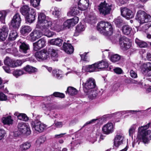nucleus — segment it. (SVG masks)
Returning a JSON list of instances; mask_svg holds the SVG:
<instances>
[{
  "label": "nucleus",
  "mask_w": 151,
  "mask_h": 151,
  "mask_svg": "<svg viewBox=\"0 0 151 151\" xmlns=\"http://www.w3.org/2000/svg\"><path fill=\"white\" fill-rule=\"evenodd\" d=\"M53 75L58 79H60L63 76L62 72L60 70H54L52 71Z\"/></svg>",
  "instance_id": "35"
},
{
  "label": "nucleus",
  "mask_w": 151,
  "mask_h": 151,
  "mask_svg": "<svg viewBox=\"0 0 151 151\" xmlns=\"http://www.w3.org/2000/svg\"><path fill=\"white\" fill-rule=\"evenodd\" d=\"M20 43L19 51L22 52L26 53L29 48V45L24 42H20Z\"/></svg>",
  "instance_id": "30"
},
{
  "label": "nucleus",
  "mask_w": 151,
  "mask_h": 151,
  "mask_svg": "<svg viewBox=\"0 0 151 151\" xmlns=\"http://www.w3.org/2000/svg\"><path fill=\"white\" fill-rule=\"evenodd\" d=\"M51 11H52V14L54 15L55 17L59 18L60 15V12L58 8L54 7L52 8Z\"/></svg>",
  "instance_id": "43"
},
{
  "label": "nucleus",
  "mask_w": 151,
  "mask_h": 151,
  "mask_svg": "<svg viewBox=\"0 0 151 151\" xmlns=\"http://www.w3.org/2000/svg\"><path fill=\"white\" fill-rule=\"evenodd\" d=\"M142 71L145 75L151 76V63H144L141 67Z\"/></svg>",
  "instance_id": "14"
},
{
  "label": "nucleus",
  "mask_w": 151,
  "mask_h": 151,
  "mask_svg": "<svg viewBox=\"0 0 151 151\" xmlns=\"http://www.w3.org/2000/svg\"><path fill=\"white\" fill-rule=\"evenodd\" d=\"M97 29L101 33L107 36L111 35L113 32L111 24L107 22H100L97 24Z\"/></svg>",
  "instance_id": "4"
},
{
  "label": "nucleus",
  "mask_w": 151,
  "mask_h": 151,
  "mask_svg": "<svg viewBox=\"0 0 151 151\" xmlns=\"http://www.w3.org/2000/svg\"><path fill=\"white\" fill-rule=\"evenodd\" d=\"M31 127L33 130L39 132H43L47 126L38 120L31 122Z\"/></svg>",
  "instance_id": "7"
},
{
  "label": "nucleus",
  "mask_w": 151,
  "mask_h": 151,
  "mask_svg": "<svg viewBox=\"0 0 151 151\" xmlns=\"http://www.w3.org/2000/svg\"><path fill=\"white\" fill-rule=\"evenodd\" d=\"M48 51L50 54L52 59L54 61L56 60V58L58 56L57 50L52 48H50L48 49Z\"/></svg>",
  "instance_id": "32"
},
{
  "label": "nucleus",
  "mask_w": 151,
  "mask_h": 151,
  "mask_svg": "<svg viewBox=\"0 0 151 151\" xmlns=\"http://www.w3.org/2000/svg\"><path fill=\"white\" fill-rule=\"evenodd\" d=\"M135 19L141 24L151 22V16L142 10L137 12Z\"/></svg>",
  "instance_id": "5"
},
{
  "label": "nucleus",
  "mask_w": 151,
  "mask_h": 151,
  "mask_svg": "<svg viewBox=\"0 0 151 151\" xmlns=\"http://www.w3.org/2000/svg\"><path fill=\"white\" fill-rule=\"evenodd\" d=\"M97 120L98 119H92L89 121L87 122L86 123L84 124V126H86V125L88 124L95 123L96 122Z\"/></svg>",
  "instance_id": "60"
},
{
  "label": "nucleus",
  "mask_w": 151,
  "mask_h": 151,
  "mask_svg": "<svg viewBox=\"0 0 151 151\" xmlns=\"http://www.w3.org/2000/svg\"><path fill=\"white\" fill-rule=\"evenodd\" d=\"M17 37V33L15 30H12L10 31L9 35V39L10 40H14Z\"/></svg>",
  "instance_id": "41"
},
{
  "label": "nucleus",
  "mask_w": 151,
  "mask_h": 151,
  "mask_svg": "<svg viewBox=\"0 0 151 151\" xmlns=\"http://www.w3.org/2000/svg\"><path fill=\"white\" fill-rule=\"evenodd\" d=\"M4 63L5 65L11 67L13 68L14 60L12 59L9 57H6L4 61Z\"/></svg>",
  "instance_id": "39"
},
{
  "label": "nucleus",
  "mask_w": 151,
  "mask_h": 151,
  "mask_svg": "<svg viewBox=\"0 0 151 151\" xmlns=\"http://www.w3.org/2000/svg\"><path fill=\"white\" fill-rule=\"evenodd\" d=\"M85 29L84 26L80 23L77 26L74 34L75 36H77L79 33L84 31Z\"/></svg>",
  "instance_id": "31"
},
{
  "label": "nucleus",
  "mask_w": 151,
  "mask_h": 151,
  "mask_svg": "<svg viewBox=\"0 0 151 151\" xmlns=\"http://www.w3.org/2000/svg\"><path fill=\"white\" fill-rule=\"evenodd\" d=\"M6 134L5 130L4 129L0 128V140L4 138Z\"/></svg>",
  "instance_id": "53"
},
{
  "label": "nucleus",
  "mask_w": 151,
  "mask_h": 151,
  "mask_svg": "<svg viewBox=\"0 0 151 151\" xmlns=\"http://www.w3.org/2000/svg\"><path fill=\"white\" fill-rule=\"evenodd\" d=\"M147 59L150 61L151 60V54L148 53L147 54Z\"/></svg>",
  "instance_id": "64"
},
{
  "label": "nucleus",
  "mask_w": 151,
  "mask_h": 151,
  "mask_svg": "<svg viewBox=\"0 0 151 151\" xmlns=\"http://www.w3.org/2000/svg\"><path fill=\"white\" fill-rule=\"evenodd\" d=\"M21 18L19 14L16 13L13 16L10 25L14 29H18L20 25Z\"/></svg>",
  "instance_id": "8"
},
{
  "label": "nucleus",
  "mask_w": 151,
  "mask_h": 151,
  "mask_svg": "<svg viewBox=\"0 0 151 151\" xmlns=\"http://www.w3.org/2000/svg\"><path fill=\"white\" fill-rule=\"evenodd\" d=\"M51 147L53 149H57L58 148L57 144L56 143H52L51 144Z\"/></svg>",
  "instance_id": "63"
},
{
  "label": "nucleus",
  "mask_w": 151,
  "mask_h": 151,
  "mask_svg": "<svg viewBox=\"0 0 151 151\" xmlns=\"http://www.w3.org/2000/svg\"><path fill=\"white\" fill-rule=\"evenodd\" d=\"M24 73V72L22 70H16L14 71L13 74L16 77H18Z\"/></svg>",
  "instance_id": "50"
},
{
  "label": "nucleus",
  "mask_w": 151,
  "mask_h": 151,
  "mask_svg": "<svg viewBox=\"0 0 151 151\" xmlns=\"http://www.w3.org/2000/svg\"><path fill=\"white\" fill-rule=\"evenodd\" d=\"M31 146V144L28 142H25L19 146V150L21 151H25L29 149Z\"/></svg>",
  "instance_id": "34"
},
{
  "label": "nucleus",
  "mask_w": 151,
  "mask_h": 151,
  "mask_svg": "<svg viewBox=\"0 0 151 151\" xmlns=\"http://www.w3.org/2000/svg\"><path fill=\"white\" fill-rule=\"evenodd\" d=\"M67 91L69 94L72 95L76 94L77 93L76 89L72 87H68L67 89Z\"/></svg>",
  "instance_id": "45"
},
{
  "label": "nucleus",
  "mask_w": 151,
  "mask_h": 151,
  "mask_svg": "<svg viewBox=\"0 0 151 151\" xmlns=\"http://www.w3.org/2000/svg\"><path fill=\"white\" fill-rule=\"evenodd\" d=\"M55 22H56L53 23V24L52 23V25L49 28L52 30L56 31L58 32L63 30L64 29V27H63L62 26L60 25L58 20Z\"/></svg>",
  "instance_id": "23"
},
{
  "label": "nucleus",
  "mask_w": 151,
  "mask_h": 151,
  "mask_svg": "<svg viewBox=\"0 0 151 151\" xmlns=\"http://www.w3.org/2000/svg\"><path fill=\"white\" fill-rule=\"evenodd\" d=\"M8 28L6 26H4L0 30V41L5 40L8 35L9 32Z\"/></svg>",
  "instance_id": "20"
},
{
  "label": "nucleus",
  "mask_w": 151,
  "mask_h": 151,
  "mask_svg": "<svg viewBox=\"0 0 151 151\" xmlns=\"http://www.w3.org/2000/svg\"><path fill=\"white\" fill-rule=\"evenodd\" d=\"M112 5L109 4L105 1L101 2L98 6V9L100 14L105 16L110 13Z\"/></svg>",
  "instance_id": "6"
},
{
  "label": "nucleus",
  "mask_w": 151,
  "mask_h": 151,
  "mask_svg": "<svg viewBox=\"0 0 151 151\" xmlns=\"http://www.w3.org/2000/svg\"><path fill=\"white\" fill-rule=\"evenodd\" d=\"M13 120L11 119L10 116H9L6 117H3L2 119V122L4 124H12Z\"/></svg>",
  "instance_id": "37"
},
{
  "label": "nucleus",
  "mask_w": 151,
  "mask_h": 151,
  "mask_svg": "<svg viewBox=\"0 0 151 151\" xmlns=\"http://www.w3.org/2000/svg\"><path fill=\"white\" fill-rule=\"evenodd\" d=\"M63 125L62 122H57L55 124V126L57 128L61 127Z\"/></svg>",
  "instance_id": "59"
},
{
  "label": "nucleus",
  "mask_w": 151,
  "mask_h": 151,
  "mask_svg": "<svg viewBox=\"0 0 151 151\" xmlns=\"http://www.w3.org/2000/svg\"><path fill=\"white\" fill-rule=\"evenodd\" d=\"M20 12L21 14L25 16L30 13L31 12L30 8L27 5H24L20 9Z\"/></svg>",
  "instance_id": "28"
},
{
  "label": "nucleus",
  "mask_w": 151,
  "mask_h": 151,
  "mask_svg": "<svg viewBox=\"0 0 151 151\" xmlns=\"http://www.w3.org/2000/svg\"><path fill=\"white\" fill-rule=\"evenodd\" d=\"M4 63L5 65L11 67L13 68L14 60L12 59L9 57H6L4 61Z\"/></svg>",
  "instance_id": "40"
},
{
  "label": "nucleus",
  "mask_w": 151,
  "mask_h": 151,
  "mask_svg": "<svg viewBox=\"0 0 151 151\" xmlns=\"http://www.w3.org/2000/svg\"><path fill=\"white\" fill-rule=\"evenodd\" d=\"M102 131L104 134H106L112 133L114 131V127L111 123L108 122L103 127Z\"/></svg>",
  "instance_id": "17"
},
{
  "label": "nucleus",
  "mask_w": 151,
  "mask_h": 151,
  "mask_svg": "<svg viewBox=\"0 0 151 151\" xmlns=\"http://www.w3.org/2000/svg\"><path fill=\"white\" fill-rule=\"evenodd\" d=\"M35 14L34 9L31 8L30 13L25 16L26 21L29 23H32L35 19Z\"/></svg>",
  "instance_id": "21"
},
{
  "label": "nucleus",
  "mask_w": 151,
  "mask_h": 151,
  "mask_svg": "<svg viewBox=\"0 0 151 151\" xmlns=\"http://www.w3.org/2000/svg\"><path fill=\"white\" fill-rule=\"evenodd\" d=\"M24 69L25 71L29 73H34L37 70V68L29 65H27L24 68Z\"/></svg>",
  "instance_id": "42"
},
{
  "label": "nucleus",
  "mask_w": 151,
  "mask_h": 151,
  "mask_svg": "<svg viewBox=\"0 0 151 151\" xmlns=\"http://www.w3.org/2000/svg\"><path fill=\"white\" fill-rule=\"evenodd\" d=\"M35 56L39 60L46 59L49 57L48 53L45 49L36 52L35 54Z\"/></svg>",
  "instance_id": "11"
},
{
  "label": "nucleus",
  "mask_w": 151,
  "mask_h": 151,
  "mask_svg": "<svg viewBox=\"0 0 151 151\" xmlns=\"http://www.w3.org/2000/svg\"><path fill=\"white\" fill-rule=\"evenodd\" d=\"M40 0H30L31 5L34 7L38 6L40 2Z\"/></svg>",
  "instance_id": "51"
},
{
  "label": "nucleus",
  "mask_w": 151,
  "mask_h": 151,
  "mask_svg": "<svg viewBox=\"0 0 151 151\" xmlns=\"http://www.w3.org/2000/svg\"><path fill=\"white\" fill-rule=\"evenodd\" d=\"M119 44L121 49L126 50L129 49L131 45L129 40L125 37H123L119 39Z\"/></svg>",
  "instance_id": "9"
},
{
  "label": "nucleus",
  "mask_w": 151,
  "mask_h": 151,
  "mask_svg": "<svg viewBox=\"0 0 151 151\" xmlns=\"http://www.w3.org/2000/svg\"><path fill=\"white\" fill-rule=\"evenodd\" d=\"M24 62L23 60H14L13 68L21 65Z\"/></svg>",
  "instance_id": "49"
},
{
  "label": "nucleus",
  "mask_w": 151,
  "mask_h": 151,
  "mask_svg": "<svg viewBox=\"0 0 151 151\" xmlns=\"http://www.w3.org/2000/svg\"><path fill=\"white\" fill-rule=\"evenodd\" d=\"M78 7L80 10H85L89 6V1L88 0H80L78 2Z\"/></svg>",
  "instance_id": "19"
},
{
  "label": "nucleus",
  "mask_w": 151,
  "mask_h": 151,
  "mask_svg": "<svg viewBox=\"0 0 151 151\" xmlns=\"http://www.w3.org/2000/svg\"><path fill=\"white\" fill-rule=\"evenodd\" d=\"M121 57L117 54L113 55L110 58V60L113 62H116L118 61L120 59Z\"/></svg>",
  "instance_id": "44"
},
{
  "label": "nucleus",
  "mask_w": 151,
  "mask_h": 151,
  "mask_svg": "<svg viewBox=\"0 0 151 151\" xmlns=\"http://www.w3.org/2000/svg\"><path fill=\"white\" fill-rule=\"evenodd\" d=\"M55 97H58L61 98H63L65 97L64 94L58 92H55L52 94Z\"/></svg>",
  "instance_id": "54"
},
{
  "label": "nucleus",
  "mask_w": 151,
  "mask_h": 151,
  "mask_svg": "<svg viewBox=\"0 0 151 151\" xmlns=\"http://www.w3.org/2000/svg\"><path fill=\"white\" fill-rule=\"evenodd\" d=\"M83 85L84 92L90 99H92L97 96L95 82L93 78H89Z\"/></svg>",
  "instance_id": "2"
},
{
  "label": "nucleus",
  "mask_w": 151,
  "mask_h": 151,
  "mask_svg": "<svg viewBox=\"0 0 151 151\" xmlns=\"http://www.w3.org/2000/svg\"><path fill=\"white\" fill-rule=\"evenodd\" d=\"M46 140L45 137L41 136L38 138L36 141V144L37 146H40L41 144L44 143Z\"/></svg>",
  "instance_id": "46"
},
{
  "label": "nucleus",
  "mask_w": 151,
  "mask_h": 151,
  "mask_svg": "<svg viewBox=\"0 0 151 151\" xmlns=\"http://www.w3.org/2000/svg\"><path fill=\"white\" fill-rule=\"evenodd\" d=\"M14 115L17 117V118L21 120L27 121L29 120V118L24 113H20L17 111L15 112Z\"/></svg>",
  "instance_id": "27"
},
{
  "label": "nucleus",
  "mask_w": 151,
  "mask_h": 151,
  "mask_svg": "<svg viewBox=\"0 0 151 151\" xmlns=\"http://www.w3.org/2000/svg\"><path fill=\"white\" fill-rule=\"evenodd\" d=\"M114 72L118 74H120L122 72V70L119 68H116L114 69Z\"/></svg>",
  "instance_id": "58"
},
{
  "label": "nucleus",
  "mask_w": 151,
  "mask_h": 151,
  "mask_svg": "<svg viewBox=\"0 0 151 151\" xmlns=\"http://www.w3.org/2000/svg\"><path fill=\"white\" fill-rule=\"evenodd\" d=\"M38 21L41 24L40 28L44 35L50 37L54 35V32L49 30L52 25V21L49 17L46 16L43 13H40L38 14Z\"/></svg>",
  "instance_id": "1"
},
{
  "label": "nucleus",
  "mask_w": 151,
  "mask_h": 151,
  "mask_svg": "<svg viewBox=\"0 0 151 151\" xmlns=\"http://www.w3.org/2000/svg\"><path fill=\"white\" fill-rule=\"evenodd\" d=\"M135 42L140 47H146L148 46L146 42L140 40L137 38L135 40Z\"/></svg>",
  "instance_id": "36"
},
{
  "label": "nucleus",
  "mask_w": 151,
  "mask_h": 151,
  "mask_svg": "<svg viewBox=\"0 0 151 151\" xmlns=\"http://www.w3.org/2000/svg\"><path fill=\"white\" fill-rule=\"evenodd\" d=\"M9 66H4L3 67V69L7 73H9L10 72V70Z\"/></svg>",
  "instance_id": "62"
},
{
  "label": "nucleus",
  "mask_w": 151,
  "mask_h": 151,
  "mask_svg": "<svg viewBox=\"0 0 151 151\" xmlns=\"http://www.w3.org/2000/svg\"><path fill=\"white\" fill-rule=\"evenodd\" d=\"M18 128L21 133H26L28 134H30V127L27 123L22 122H19L18 125Z\"/></svg>",
  "instance_id": "10"
},
{
  "label": "nucleus",
  "mask_w": 151,
  "mask_h": 151,
  "mask_svg": "<svg viewBox=\"0 0 151 151\" xmlns=\"http://www.w3.org/2000/svg\"><path fill=\"white\" fill-rule=\"evenodd\" d=\"M32 30V29L29 26H22L21 28L20 32L22 35H24L30 32Z\"/></svg>",
  "instance_id": "33"
},
{
  "label": "nucleus",
  "mask_w": 151,
  "mask_h": 151,
  "mask_svg": "<svg viewBox=\"0 0 151 151\" xmlns=\"http://www.w3.org/2000/svg\"><path fill=\"white\" fill-rule=\"evenodd\" d=\"M121 12L122 15L127 19H129L134 17L132 11L127 8H121Z\"/></svg>",
  "instance_id": "13"
},
{
  "label": "nucleus",
  "mask_w": 151,
  "mask_h": 151,
  "mask_svg": "<svg viewBox=\"0 0 151 151\" xmlns=\"http://www.w3.org/2000/svg\"><path fill=\"white\" fill-rule=\"evenodd\" d=\"M63 47V50L68 54H72L74 51V48L71 44L64 42Z\"/></svg>",
  "instance_id": "22"
},
{
  "label": "nucleus",
  "mask_w": 151,
  "mask_h": 151,
  "mask_svg": "<svg viewBox=\"0 0 151 151\" xmlns=\"http://www.w3.org/2000/svg\"><path fill=\"white\" fill-rule=\"evenodd\" d=\"M95 65L96 66L98 70L108 67V64L106 61L103 60L96 63Z\"/></svg>",
  "instance_id": "25"
},
{
  "label": "nucleus",
  "mask_w": 151,
  "mask_h": 151,
  "mask_svg": "<svg viewBox=\"0 0 151 151\" xmlns=\"http://www.w3.org/2000/svg\"><path fill=\"white\" fill-rule=\"evenodd\" d=\"M87 53H84L83 54L81 55V60L85 61H87V56H86Z\"/></svg>",
  "instance_id": "57"
},
{
  "label": "nucleus",
  "mask_w": 151,
  "mask_h": 151,
  "mask_svg": "<svg viewBox=\"0 0 151 151\" xmlns=\"http://www.w3.org/2000/svg\"><path fill=\"white\" fill-rule=\"evenodd\" d=\"M5 12L4 11H0V21L2 23H4L5 22Z\"/></svg>",
  "instance_id": "52"
},
{
  "label": "nucleus",
  "mask_w": 151,
  "mask_h": 151,
  "mask_svg": "<svg viewBox=\"0 0 151 151\" xmlns=\"http://www.w3.org/2000/svg\"><path fill=\"white\" fill-rule=\"evenodd\" d=\"M114 22L117 27H119L123 23V20L120 17H118L114 20Z\"/></svg>",
  "instance_id": "47"
},
{
  "label": "nucleus",
  "mask_w": 151,
  "mask_h": 151,
  "mask_svg": "<svg viewBox=\"0 0 151 151\" xmlns=\"http://www.w3.org/2000/svg\"><path fill=\"white\" fill-rule=\"evenodd\" d=\"M150 123L147 125L139 127L138 129L137 138L145 143H148L151 140V131L147 130L150 127Z\"/></svg>",
  "instance_id": "3"
},
{
  "label": "nucleus",
  "mask_w": 151,
  "mask_h": 151,
  "mask_svg": "<svg viewBox=\"0 0 151 151\" xmlns=\"http://www.w3.org/2000/svg\"><path fill=\"white\" fill-rule=\"evenodd\" d=\"M43 109L45 110H49L50 111L51 110V107L49 106V105L47 104L46 105H44V106H43Z\"/></svg>",
  "instance_id": "61"
},
{
  "label": "nucleus",
  "mask_w": 151,
  "mask_h": 151,
  "mask_svg": "<svg viewBox=\"0 0 151 151\" xmlns=\"http://www.w3.org/2000/svg\"><path fill=\"white\" fill-rule=\"evenodd\" d=\"M124 139V136L122 133H117L114 142V146L118 147L122 144Z\"/></svg>",
  "instance_id": "16"
},
{
  "label": "nucleus",
  "mask_w": 151,
  "mask_h": 151,
  "mask_svg": "<svg viewBox=\"0 0 151 151\" xmlns=\"http://www.w3.org/2000/svg\"><path fill=\"white\" fill-rule=\"evenodd\" d=\"M42 35V33L39 30L33 31L30 34L29 37V39L31 41L33 42L40 37Z\"/></svg>",
  "instance_id": "15"
},
{
  "label": "nucleus",
  "mask_w": 151,
  "mask_h": 151,
  "mask_svg": "<svg viewBox=\"0 0 151 151\" xmlns=\"http://www.w3.org/2000/svg\"><path fill=\"white\" fill-rule=\"evenodd\" d=\"M131 76L133 78H136L137 75L136 73L133 70H131L130 72Z\"/></svg>",
  "instance_id": "56"
},
{
  "label": "nucleus",
  "mask_w": 151,
  "mask_h": 151,
  "mask_svg": "<svg viewBox=\"0 0 151 151\" xmlns=\"http://www.w3.org/2000/svg\"><path fill=\"white\" fill-rule=\"evenodd\" d=\"M79 8L73 7L70 9V10L67 13V15L69 16H74L78 15L79 13Z\"/></svg>",
  "instance_id": "29"
},
{
  "label": "nucleus",
  "mask_w": 151,
  "mask_h": 151,
  "mask_svg": "<svg viewBox=\"0 0 151 151\" xmlns=\"http://www.w3.org/2000/svg\"><path fill=\"white\" fill-rule=\"evenodd\" d=\"M95 64L96 63L91 65L83 66L82 69L86 71L89 72L97 71L96 66Z\"/></svg>",
  "instance_id": "24"
},
{
  "label": "nucleus",
  "mask_w": 151,
  "mask_h": 151,
  "mask_svg": "<svg viewBox=\"0 0 151 151\" xmlns=\"http://www.w3.org/2000/svg\"><path fill=\"white\" fill-rule=\"evenodd\" d=\"M132 30V28L128 25L124 26L122 28L123 33L126 35L129 34Z\"/></svg>",
  "instance_id": "38"
},
{
  "label": "nucleus",
  "mask_w": 151,
  "mask_h": 151,
  "mask_svg": "<svg viewBox=\"0 0 151 151\" xmlns=\"http://www.w3.org/2000/svg\"><path fill=\"white\" fill-rule=\"evenodd\" d=\"M63 42V40L60 38L52 39L48 41L49 43L50 44L59 46L62 45Z\"/></svg>",
  "instance_id": "26"
},
{
  "label": "nucleus",
  "mask_w": 151,
  "mask_h": 151,
  "mask_svg": "<svg viewBox=\"0 0 151 151\" xmlns=\"http://www.w3.org/2000/svg\"><path fill=\"white\" fill-rule=\"evenodd\" d=\"M6 96L2 93H0V101H6L7 100Z\"/></svg>",
  "instance_id": "55"
},
{
  "label": "nucleus",
  "mask_w": 151,
  "mask_h": 151,
  "mask_svg": "<svg viewBox=\"0 0 151 151\" xmlns=\"http://www.w3.org/2000/svg\"><path fill=\"white\" fill-rule=\"evenodd\" d=\"M79 18L75 17L73 18L68 19L64 22L63 24V27L64 29L65 27L69 28L71 26H73L76 24L78 22Z\"/></svg>",
  "instance_id": "12"
},
{
  "label": "nucleus",
  "mask_w": 151,
  "mask_h": 151,
  "mask_svg": "<svg viewBox=\"0 0 151 151\" xmlns=\"http://www.w3.org/2000/svg\"><path fill=\"white\" fill-rule=\"evenodd\" d=\"M46 41L44 39L41 38L38 41L33 44V49L37 51L43 47L45 45Z\"/></svg>",
  "instance_id": "18"
},
{
  "label": "nucleus",
  "mask_w": 151,
  "mask_h": 151,
  "mask_svg": "<svg viewBox=\"0 0 151 151\" xmlns=\"http://www.w3.org/2000/svg\"><path fill=\"white\" fill-rule=\"evenodd\" d=\"M136 124L132 125L130 128L129 130V136H132L133 134L134 133L135 131L137 128Z\"/></svg>",
  "instance_id": "48"
}]
</instances>
